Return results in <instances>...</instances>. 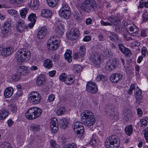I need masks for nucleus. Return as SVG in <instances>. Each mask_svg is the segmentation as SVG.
<instances>
[{
	"instance_id": "nucleus-1",
	"label": "nucleus",
	"mask_w": 148,
	"mask_h": 148,
	"mask_svg": "<svg viewBox=\"0 0 148 148\" xmlns=\"http://www.w3.org/2000/svg\"><path fill=\"white\" fill-rule=\"evenodd\" d=\"M81 118L84 119V123L85 126L90 127L93 125L95 122L93 113L90 110L84 111L81 114Z\"/></svg>"
},
{
	"instance_id": "nucleus-2",
	"label": "nucleus",
	"mask_w": 148,
	"mask_h": 148,
	"mask_svg": "<svg viewBox=\"0 0 148 148\" xmlns=\"http://www.w3.org/2000/svg\"><path fill=\"white\" fill-rule=\"evenodd\" d=\"M42 113V110L39 108L33 107L29 109L25 113L27 119L32 120L36 119L40 116Z\"/></svg>"
},
{
	"instance_id": "nucleus-3",
	"label": "nucleus",
	"mask_w": 148,
	"mask_h": 148,
	"mask_svg": "<svg viewBox=\"0 0 148 148\" xmlns=\"http://www.w3.org/2000/svg\"><path fill=\"white\" fill-rule=\"evenodd\" d=\"M16 57L19 62H23L29 60L31 57L30 51L27 49H20L16 53Z\"/></svg>"
},
{
	"instance_id": "nucleus-4",
	"label": "nucleus",
	"mask_w": 148,
	"mask_h": 148,
	"mask_svg": "<svg viewBox=\"0 0 148 148\" xmlns=\"http://www.w3.org/2000/svg\"><path fill=\"white\" fill-rule=\"evenodd\" d=\"M97 6L94 0H86L80 6L81 8L85 12H89L93 11Z\"/></svg>"
},
{
	"instance_id": "nucleus-5",
	"label": "nucleus",
	"mask_w": 148,
	"mask_h": 148,
	"mask_svg": "<svg viewBox=\"0 0 148 148\" xmlns=\"http://www.w3.org/2000/svg\"><path fill=\"white\" fill-rule=\"evenodd\" d=\"M60 42L58 37L55 36L51 37L47 42L48 48L50 50H55L57 49Z\"/></svg>"
},
{
	"instance_id": "nucleus-6",
	"label": "nucleus",
	"mask_w": 148,
	"mask_h": 148,
	"mask_svg": "<svg viewBox=\"0 0 148 148\" xmlns=\"http://www.w3.org/2000/svg\"><path fill=\"white\" fill-rule=\"evenodd\" d=\"M41 99L40 94L36 91H32L28 95V101L34 105L38 104L40 102Z\"/></svg>"
},
{
	"instance_id": "nucleus-7",
	"label": "nucleus",
	"mask_w": 148,
	"mask_h": 148,
	"mask_svg": "<svg viewBox=\"0 0 148 148\" xmlns=\"http://www.w3.org/2000/svg\"><path fill=\"white\" fill-rule=\"evenodd\" d=\"M79 34V30L75 27L72 28L70 33L66 34V37L69 39L75 40L77 39Z\"/></svg>"
},
{
	"instance_id": "nucleus-8",
	"label": "nucleus",
	"mask_w": 148,
	"mask_h": 148,
	"mask_svg": "<svg viewBox=\"0 0 148 148\" xmlns=\"http://www.w3.org/2000/svg\"><path fill=\"white\" fill-rule=\"evenodd\" d=\"M125 27L127 32L132 36H136L138 32V28L134 25L130 24H125Z\"/></svg>"
},
{
	"instance_id": "nucleus-9",
	"label": "nucleus",
	"mask_w": 148,
	"mask_h": 148,
	"mask_svg": "<svg viewBox=\"0 0 148 148\" xmlns=\"http://www.w3.org/2000/svg\"><path fill=\"white\" fill-rule=\"evenodd\" d=\"M86 90L88 92L94 94L96 93L98 90L96 84L92 82H89L87 83Z\"/></svg>"
},
{
	"instance_id": "nucleus-10",
	"label": "nucleus",
	"mask_w": 148,
	"mask_h": 148,
	"mask_svg": "<svg viewBox=\"0 0 148 148\" xmlns=\"http://www.w3.org/2000/svg\"><path fill=\"white\" fill-rule=\"evenodd\" d=\"M90 60V62L96 67H98L101 63L100 56L97 53L92 55Z\"/></svg>"
},
{
	"instance_id": "nucleus-11",
	"label": "nucleus",
	"mask_w": 148,
	"mask_h": 148,
	"mask_svg": "<svg viewBox=\"0 0 148 148\" xmlns=\"http://www.w3.org/2000/svg\"><path fill=\"white\" fill-rule=\"evenodd\" d=\"M27 26L26 25L24 21L20 20L17 22L16 29L17 31L19 32H23L27 29Z\"/></svg>"
},
{
	"instance_id": "nucleus-12",
	"label": "nucleus",
	"mask_w": 148,
	"mask_h": 148,
	"mask_svg": "<svg viewBox=\"0 0 148 148\" xmlns=\"http://www.w3.org/2000/svg\"><path fill=\"white\" fill-rule=\"evenodd\" d=\"M114 107V106L111 104L109 105L106 107V110L105 112L107 116L109 117V118L113 119L114 117L113 114Z\"/></svg>"
},
{
	"instance_id": "nucleus-13",
	"label": "nucleus",
	"mask_w": 148,
	"mask_h": 148,
	"mask_svg": "<svg viewBox=\"0 0 148 148\" xmlns=\"http://www.w3.org/2000/svg\"><path fill=\"white\" fill-rule=\"evenodd\" d=\"M117 67L118 64L115 59H113L112 61L108 62L106 66V69L109 71L113 70Z\"/></svg>"
},
{
	"instance_id": "nucleus-14",
	"label": "nucleus",
	"mask_w": 148,
	"mask_h": 148,
	"mask_svg": "<svg viewBox=\"0 0 148 148\" xmlns=\"http://www.w3.org/2000/svg\"><path fill=\"white\" fill-rule=\"evenodd\" d=\"M142 93V91L139 89H135L134 90V95L136 99V103L138 104L141 102L143 98Z\"/></svg>"
},
{
	"instance_id": "nucleus-15",
	"label": "nucleus",
	"mask_w": 148,
	"mask_h": 148,
	"mask_svg": "<svg viewBox=\"0 0 148 148\" xmlns=\"http://www.w3.org/2000/svg\"><path fill=\"white\" fill-rule=\"evenodd\" d=\"M47 32V27L45 26L42 27L38 32L37 37L39 39H42L46 35Z\"/></svg>"
},
{
	"instance_id": "nucleus-16",
	"label": "nucleus",
	"mask_w": 148,
	"mask_h": 148,
	"mask_svg": "<svg viewBox=\"0 0 148 148\" xmlns=\"http://www.w3.org/2000/svg\"><path fill=\"white\" fill-rule=\"evenodd\" d=\"M14 49L13 47H8L3 49L1 55L3 56H6L11 55L13 52Z\"/></svg>"
},
{
	"instance_id": "nucleus-17",
	"label": "nucleus",
	"mask_w": 148,
	"mask_h": 148,
	"mask_svg": "<svg viewBox=\"0 0 148 148\" xmlns=\"http://www.w3.org/2000/svg\"><path fill=\"white\" fill-rule=\"evenodd\" d=\"M122 77V75L120 73H114L111 75L110 80L113 83H117Z\"/></svg>"
},
{
	"instance_id": "nucleus-18",
	"label": "nucleus",
	"mask_w": 148,
	"mask_h": 148,
	"mask_svg": "<svg viewBox=\"0 0 148 148\" xmlns=\"http://www.w3.org/2000/svg\"><path fill=\"white\" fill-rule=\"evenodd\" d=\"M10 21L9 20L4 23L3 29L2 30V33L5 34L8 33L11 27Z\"/></svg>"
},
{
	"instance_id": "nucleus-19",
	"label": "nucleus",
	"mask_w": 148,
	"mask_h": 148,
	"mask_svg": "<svg viewBox=\"0 0 148 148\" xmlns=\"http://www.w3.org/2000/svg\"><path fill=\"white\" fill-rule=\"evenodd\" d=\"M55 32L57 35L61 36L64 33V27L61 25L56 27L55 29Z\"/></svg>"
},
{
	"instance_id": "nucleus-20",
	"label": "nucleus",
	"mask_w": 148,
	"mask_h": 148,
	"mask_svg": "<svg viewBox=\"0 0 148 148\" xmlns=\"http://www.w3.org/2000/svg\"><path fill=\"white\" fill-rule=\"evenodd\" d=\"M18 74L21 76L23 75H26L29 73V71L27 68L25 66H21L19 67L18 69Z\"/></svg>"
},
{
	"instance_id": "nucleus-21",
	"label": "nucleus",
	"mask_w": 148,
	"mask_h": 148,
	"mask_svg": "<svg viewBox=\"0 0 148 148\" xmlns=\"http://www.w3.org/2000/svg\"><path fill=\"white\" fill-rule=\"evenodd\" d=\"M39 2L38 0H31L29 6L32 9H36L38 7Z\"/></svg>"
},
{
	"instance_id": "nucleus-22",
	"label": "nucleus",
	"mask_w": 148,
	"mask_h": 148,
	"mask_svg": "<svg viewBox=\"0 0 148 148\" xmlns=\"http://www.w3.org/2000/svg\"><path fill=\"white\" fill-rule=\"evenodd\" d=\"M68 124H69V120L66 118H64L60 120L59 125L61 128L64 129L67 127Z\"/></svg>"
},
{
	"instance_id": "nucleus-23",
	"label": "nucleus",
	"mask_w": 148,
	"mask_h": 148,
	"mask_svg": "<svg viewBox=\"0 0 148 148\" xmlns=\"http://www.w3.org/2000/svg\"><path fill=\"white\" fill-rule=\"evenodd\" d=\"M75 81L74 77L73 75H67L65 80V83L67 85H71Z\"/></svg>"
},
{
	"instance_id": "nucleus-24",
	"label": "nucleus",
	"mask_w": 148,
	"mask_h": 148,
	"mask_svg": "<svg viewBox=\"0 0 148 148\" xmlns=\"http://www.w3.org/2000/svg\"><path fill=\"white\" fill-rule=\"evenodd\" d=\"M60 13L62 17H63L66 19L68 18L71 15L70 10L60 11Z\"/></svg>"
},
{
	"instance_id": "nucleus-25",
	"label": "nucleus",
	"mask_w": 148,
	"mask_h": 148,
	"mask_svg": "<svg viewBox=\"0 0 148 148\" xmlns=\"http://www.w3.org/2000/svg\"><path fill=\"white\" fill-rule=\"evenodd\" d=\"M13 92V89L11 87L7 88L4 92V95L5 97L8 98L11 96Z\"/></svg>"
},
{
	"instance_id": "nucleus-26",
	"label": "nucleus",
	"mask_w": 148,
	"mask_h": 148,
	"mask_svg": "<svg viewBox=\"0 0 148 148\" xmlns=\"http://www.w3.org/2000/svg\"><path fill=\"white\" fill-rule=\"evenodd\" d=\"M41 14L43 17L47 18L51 17L52 14L51 11L47 9L43 10L42 11Z\"/></svg>"
},
{
	"instance_id": "nucleus-27",
	"label": "nucleus",
	"mask_w": 148,
	"mask_h": 148,
	"mask_svg": "<svg viewBox=\"0 0 148 148\" xmlns=\"http://www.w3.org/2000/svg\"><path fill=\"white\" fill-rule=\"evenodd\" d=\"M86 49L85 47L82 46L80 47L78 53H79V55L80 56V57L81 58V61H82L83 57L86 53Z\"/></svg>"
},
{
	"instance_id": "nucleus-28",
	"label": "nucleus",
	"mask_w": 148,
	"mask_h": 148,
	"mask_svg": "<svg viewBox=\"0 0 148 148\" xmlns=\"http://www.w3.org/2000/svg\"><path fill=\"white\" fill-rule=\"evenodd\" d=\"M40 129V126L38 124L33 125L30 127V130L35 133L39 132Z\"/></svg>"
},
{
	"instance_id": "nucleus-29",
	"label": "nucleus",
	"mask_w": 148,
	"mask_h": 148,
	"mask_svg": "<svg viewBox=\"0 0 148 148\" xmlns=\"http://www.w3.org/2000/svg\"><path fill=\"white\" fill-rule=\"evenodd\" d=\"M71 55V51L69 50H67L65 53L64 58L69 62H71V61L72 58Z\"/></svg>"
},
{
	"instance_id": "nucleus-30",
	"label": "nucleus",
	"mask_w": 148,
	"mask_h": 148,
	"mask_svg": "<svg viewBox=\"0 0 148 148\" xmlns=\"http://www.w3.org/2000/svg\"><path fill=\"white\" fill-rule=\"evenodd\" d=\"M83 126V125L81 122H76L73 123V128L74 131H78V129L80 127L82 128Z\"/></svg>"
},
{
	"instance_id": "nucleus-31",
	"label": "nucleus",
	"mask_w": 148,
	"mask_h": 148,
	"mask_svg": "<svg viewBox=\"0 0 148 148\" xmlns=\"http://www.w3.org/2000/svg\"><path fill=\"white\" fill-rule=\"evenodd\" d=\"M9 113V111L7 110L1 111L0 112V120L5 119L8 116Z\"/></svg>"
},
{
	"instance_id": "nucleus-32",
	"label": "nucleus",
	"mask_w": 148,
	"mask_h": 148,
	"mask_svg": "<svg viewBox=\"0 0 148 148\" xmlns=\"http://www.w3.org/2000/svg\"><path fill=\"white\" fill-rule=\"evenodd\" d=\"M52 62L50 59H47L44 62V66L46 68L50 69L52 67Z\"/></svg>"
},
{
	"instance_id": "nucleus-33",
	"label": "nucleus",
	"mask_w": 148,
	"mask_h": 148,
	"mask_svg": "<svg viewBox=\"0 0 148 148\" xmlns=\"http://www.w3.org/2000/svg\"><path fill=\"white\" fill-rule=\"evenodd\" d=\"M58 0H47V2L48 5L51 7L55 6L57 4Z\"/></svg>"
},
{
	"instance_id": "nucleus-34",
	"label": "nucleus",
	"mask_w": 148,
	"mask_h": 148,
	"mask_svg": "<svg viewBox=\"0 0 148 148\" xmlns=\"http://www.w3.org/2000/svg\"><path fill=\"white\" fill-rule=\"evenodd\" d=\"M125 132L126 134L130 136L133 132L132 125H130L127 126L125 128Z\"/></svg>"
},
{
	"instance_id": "nucleus-35",
	"label": "nucleus",
	"mask_w": 148,
	"mask_h": 148,
	"mask_svg": "<svg viewBox=\"0 0 148 148\" xmlns=\"http://www.w3.org/2000/svg\"><path fill=\"white\" fill-rule=\"evenodd\" d=\"M8 110L13 113H15L16 112L17 110V106L15 104H10L9 106Z\"/></svg>"
},
{
	"instance_id": "nucleus-36",
	"label": "nucleus",
	"mask_w": 148,
	"mask_h": 148,
	"mask_svg": "<svg viewBox=\"0 0 148 148\" xmlns=\"http://www.w3.org/2000/svg\"><path fill=\"white\" fill-rule=\"evenodd\" d=\"M45 78L40 75L38 77L36 80V84L38 86H40L43 84L44 82Z\"/></svg>"
},
{
	"instance_id": "nucleus-37",
	"label": "nucleus",
	"mask_w": 148,
	"mask_h": 148,
	"mask_svg": "<svg viewBox=\"0 0 148 148\" xmlns=\"http://www.w3.org/2000/svg\"><path fill=\"white\" fill-rule=\"evenodd\" d=\"M66 108L64 107H61L57 110L56 114L58 116H61L64 114L66 111Z\"/></svg>"
},
{
	"instance_id": "nucleus-38",
	"label": "nucleus",
	"mask_w": 148,
	"mask_h": 148,
	"mask_svg": "<svg viewBox=\"0 0 148 148\" xmlns=\"http://www.w3.org/2000/svg\"><path fill=\"white\" fill-rule=\"evenodd\" d=\"M96 80L97 81H106L107 80V77L103 75H97Z\"/></svg>"
},
{
	"instance_id": "nucleus-39",
	"label": "nucleus",
	"mask_w": 148,
	"mask_h": 148,
	"mask_svg": "<svg viewBox=\"0 0 148 148\" xmlns=\"http://www.w3.org/2000/svg\"><path fill=\"white\" fill-rule=\"evenodd\" d=\"M130 112L129 110H126L125 111L123 117V120L124 121H127L128 120L130 116Z\"/></svg>"
},
{
	"instance_id": "nucleus-40",
	"label": "nucleus",
	"mask_w": 148,
	"mask_h": 148,
	"mask_svg": "<svg viewBox=\"0 0 148 148\" xmlns=\"http://www.w3.org/2000/svg\"><path fill=\"white\" fill-rule=\"evenodd\" d=\"M70 10L69 6L66 2H63L62 4V6L60 9L59 12L65 11V10Z\"/></svg>"
},
{
	"instance_id": "nucleus-41",
	"label": "nucleus",
	"mask_w": 148,
	"mask_h": 148,
	"mask_svg": "<svg viewBox=\"0 0 148 148\" xmlns=\"http://www.w3.org/2000/svg\"><path fill=\"white\" fill-rule=\"evenodd\" d=\"M81 66L78 64H76L74 65L73 70L74 72H79L82 70Z\"/></svg>"
},
{
	"instance_id": "nucleus-42",
	"label": "nucleus",
	"mask_w": 148,
	"mask_h": 148,
	"mask_svg": "<svg viewBox=\"0 0 148 148\" xmlns=\"http://www.w3.org/2000/svg\"><path fill=\"white\" fill-rule=\"evenodd\" d=\"M78 131H74L75 132H76L77 135L78 137H80L82 136L84 133V128L82 126V128L80 127L78 129Z\"/></svg>"
},
{
	"instance_id": "nucleus-43",
	"label": "nucleus",
	"mask_w": 148,
	"mask_h": 148,
	"mask_svg": "<svg viewBox=\"0 0 148 148\" xmlns=\"http://www.w3.org/2000/svg\"><path fill=\"white\" fill-rule=\"evenodd\" d=\"M57 125H58L57 119L55 117L52 118L50 126H56Z\"/></svg>"
},
{
	"instance_id": "nucleus-44",
	"label": "nucleus",
	"mask_w": 148,
	"mask_h": 148,
	"mask_svg": "<svg viewBox=\"0 0 148 148\" xmlns=\"http://www.w3.org/2000/svg\"><path fill=\"white\" fill-rule=\"evenodd\" d=\"M8 12L9 14L14 16L15 17H16L17 14H18V12L14 10H8Z\"/></svg>"
},
{
	"instance_id": "nucleus-45",
	"label": "nucleus",
	"mask_w": 148,
	"mask_h": 148,
	"mask_svg": "<svg viewBox=\"0 0 148 148\" xmlns=\"http://www.w3.org/2000/svg\"><path fill=\"white\" fill-rule=\"evenodd\" d=\"M36 16L34 14H31L28 17V19L31 22H36Z\"/></svg>"
},
{
	"instance_id": "nucleus-46",
	"label": "nucleus",
	"mask_w": 148,
	"mask_h": 148,
	"mask_svg": "<svg viewBox=\"0 0 148 148\" xmlns=\"http://www.w3.org/2000/svg\"><path fill=\"white\" fill-rule=\"evenodd\" d=\"M76 147L75 143H72L65 145L63 147V148H76Z\"/></svg>"
},
{
	"instance_id": "nucleus-47",
	"label": "nucleus",
	"mask_w": 148,
	"mask_h": 148,
	"mask_svg": "<svg viewBox=\"0 0 148 148\" xmlns=\"http://www.w3.org/2000/svg\"><path fill=\"white\" fill-rule=\"evenodd\" d=\"M111 22L112 25V24L114 25H116V20L114 19V18L113 16H110L107 18Z\"/></svg>"
},
{
	"instance_id": "nucleus-48",
	"label": "nucleus",
	"mask_w": 148,
	"mask_h": 148,
	"mask_svg": "<svg viewBox=\"0 0 148 148\" xmlns=\"http://www.w3.org/2000/svg\"><path fill=\"white\" fill-rule=\"evenodd\" d=\"M21 76L20 74H18L17 72L16 74H14L12 75V78L14 81L16 82L19 79Z\"/></svg>"
},
{
	"instance_id": "nucleus-49",
	"label": "nucleus",
	"mask_w": 148,
	"mask_h": 148,
	"mask_svg": "<svg viewBox=\"0 0 148 148\" xmlns=\"http://www.w3.org/2000/svg\"><path fill=\"white\" fill-rule=\"evenodd\" d=\"M122 53L125 56H130L131 55V52L130 50L127 48H126V49L122 52Z\"/></svg>"
},
{
	"instance_id": "nucleus-50",
	"label": "nucleus",
	"mask_w": 148,
	"mask_h": 148,
	"mask_svg": "<svg viewBox=\"0 0 148 148\" xmlns=\"http://www.w3.org/2000/svg\"><path fill=\"white\" fill-rule=\"evenodd\" d=\"M27 12V10L25 8L22 9L20 12V14L21 17L23 18H24Z\"/></svg>"
},
{
	"instance_id": "nucleus-51",
	"label": "nucleus",
	"mask_w": 148,
	"mask_h": 148,
	"mask_svg": "<svg viewBox=\"0 0 148 148\" xmlns=\"http://www.w3.org/2000/svg\"><path fill=\"white\" fill-rule=\"evenodd\" d=\"M142 19L143 22H146L148 21V14L147 12H145L143 14Z\"/></svg>"
},
{
	"instance_id": "nucleus-52",
	"label": "nucleus",
	"mask_w": 148,
	"mask_h": 148,
	"mask_svg": "<svg viewBox=\"0 0 148 148\" xmlns=\"http://www.w3.org/2000/svg\"><path fill=\"white\" fill-rule=\"evenodd\" d=\"M108 38L111 40L113 42H116L118 41L119 38L118 36H109Z\"/></svg>"
},
{
	"instance_id": "nucleus-53",
	"label": "nucleus",
	"mask_w": 148,
	"mask_h": 148,
	"mask_svg": "<svg viewBox=\"0 0 148 148\" xmlns=\"http://www.w3.org/2000/svg\"><path fill=\"white\" fill-rule=\"evenodd\" d=\"M147 119L145 118L140 120L141 125L142 127L143 126V125L146 126L147 125Z\"/></svg>"
},
{
	"instance_id": "nucleus-54",
	"label": "nucleus",
	"mask_w": 148,
	"mask_h": 148,
	"mask_svg": "<svg viewBox=\"0 0 148 148\" xmlns=\"http://www.w3.org/2000/svg\"><path fill=\"white\" fill-rule=\"evenodd\" d=\"M140 45V42L138 41H133L131 43V46L134 48L136 47H138Z\"/></svg>"
},
{
	"instance_id": "nucleus-55",
	"label": "nucleus",
	"mask_w": 148,
	"mask_h": 148,
	"mask_svg": "<svg viewBox=\"0 0 148 148\" xmlns=\"http://www.w3.org/2000/svg\"><path fill=\"white\" fill-rule=\"evenodd\" d=\"M67 75L65 73H62L59 76V79L60 80L64 81L65 82V79L67 76Z\"/></svg>"
},
{
	"instance_id": "nucleus-56",
	"label": "nucleus",
	"mask_w": 148,
	"mask_h": 148,
	"mask_svg": "<svg viewBox=\"0 0 148 148\" xmlns=\"http://www.w3.org/2000/svg\"><path fill=\"white\" fill-rule=\"evenodd\" d=\"M58 126H50L51 130L53 133H55L57 132L58 129Z\"/></svg>"
},
{
	"instance_id": "nucleus-57",
	"label": "nucleus",
	"mask_w": 148,
	"mask_h": 148,
	"mask_svg": "<svg viewBox=\"0 0 148 148\" xmlns=\"http://www.w3.org/2000/svg\"><path fill=\"white\" fill-rule=\"evenodd\" d=\"M55 99V96L53 94H51L48 97L47 100L49 102H51L53 101Z\"/></svg>"
},
{
	"instance_id": "nucleus-58",
	"label": "nucleus",
	"mask_w": 148,
	"mask_h": 148,
	"mask_svg": "<svg viewBox=\"0 0 148 148\" xmlns=\"http://www.w3.org/2000/svg\"><path fill=\"white\" fill-rule=\"evenodd\" d=\"M2 148H12V147L10 144L8 143H4Z\"/></svg>"
},
{
	"instance_id": "nucleus-59",
	"label": "nucleus",
	"mask_w": 148,
	"mask_h": 148,
	"mask_svg": "<svg viewBox=\"0 0 148 148\" xmlns=\"http://www.w3.org/2000/svg\"><path fill=\"white\" fill-rule=\"evenodd\" d=\"M50 145L51 147H55L56 146H58L56 144L55 141L53 140H50Z\"/></svg>"
},
{
	"instance_id": "nucleus-60",
	"label": "nucleus",
	"mask_w": 148,
	"mask_h": 148,
	"mask_svg": "<svg viewBox=\"0 0 148 148\" xmlns=\"http://www.w3.org/2000/svg\"><path fill=\"white\" fill-rule=\"evenodd\" d=\"M101 25L103 26L112 25L110 23L108 22H105L103 20H101Z\"/></svg>"
},
{
	"instance_id": "nucleus-61",
	"label": "nucleus",
	"mask_w": 148,
	"mask_h": 148,
	"mask_svg": "<svg viewBox=\"0 0 148 148\" xmlns=\"http://www.w3.org/2000/svg\"><path fill=\"white\" fill-rule=\"evenodd\" d=\"M73 57L75 59H81V58L80 57V56L79 55V53H74L73 55Z\"/></svg>"
},
{
	"instance_id": "nucleus-62",
	"label": "nucleus",
	"mask_w": 148,
	"mask_h": 148,
	"mask_svg": "<svg viewBox=\"0 0 148 148\" xmlns=\"http://www.w3.org/2000/svg\"><path fill=\"white\" fill-rule=\"evenodd\" d=\"M147 51V48L146 47H143L142 48L141 52L142 55L145 57L146 56V53Z\"/></svg>"
},
{
	"instance_id": "nucleus-63",
	"label": "nucleus",
	"mask_w": 148,
	"mask_h": 148,
	"mask_svg": "<svg viewBox=\"0 0 148 148\" xmlns=\"http://www.w3.org/2000/svg\"><path fill=\"white\" fill-rule=\"evenodd\" d=\"M119 47L120 50L122 52L126 48L123 45L121 44H120L119 45Z\"/></svg>"
},
{
	"instance_id": "nucleus-64",
	"label": "nucleus",
	"mask_w": 148,
	"mask_h": 148,
	"mask_svg": "<svg viewBox=\"0 0 148 148\" xmlns=\"http://www.w3.org/2000/svg\"><path fill=\"white\" fill-rule=\"evenodd\" d=\"M73 15L75 18L77 20L79 19L80 15L78 12H75L73 13Z\"/></svg>"
}]
</instances>
